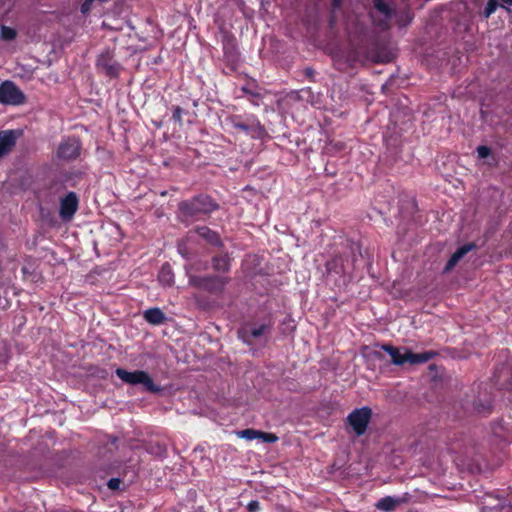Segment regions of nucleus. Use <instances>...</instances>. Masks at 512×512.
<instances>
[{"instance_id":"obj_9","label":"nucleus","mask_w":512,"mask_h":512,"mask_svg":"<svg viewBox=\"0 0 512 512\" xmlns=\"http://www.w3.org/2000/svg\"><path fill=\"white\" fill-rule=\"evenodd\" d=\"M95 66L98 72L110 78H117L121 71V65L114 59V53L110 49H105L100 53Z\"/></svg>"},{"instance_id":"obj_14","label":"nucleus","mask_w":512,"mask_h":512,"mask_svg":"<svg viewBox=\"0 0 512 512\" xmlns=\"http://www.w3.org/2000/svg\"><path fill=\"white\" fill-rule=\"evenodd\" d=\"M196 233L202 240L213 247H222L223 241L218 232L210 229L208 226H197L194 230L188 232V235Z\"/></svg>"},{"instance_id":"obj_26","label":"nucleus","mask_w":512,"mask_h":512,"mask_svg":"<svg viewBox=\"0 0 512 512\" xmlns=\"http://www.w3.org/2000/svg\"><path fill=\"white\" fill-rule=\"evenodd\" d=\"M486 6L483 11L480 12V15L483 19H488L490 16L497 10L500 6L498 0H486Z\"/></svg>"},{"instance_id":"obj_23","label":"nucleus","mask_w":512,"mask_h":512,"mask_svg":"<svg viewBox=\"0 0 512 512\" xmlns=\"http://www.w3.org/2000/svg\"><path fill=\"white\" fill-rule=\"evenodd\" d=\"M474 410L481 415H489L492 411V402L489 398L482 400L478 399L473 404Z\"/></svg>"},{"instance_id":"obj_22","label":"nucleus","mask_w":512,"mask_h":512,"mask_svg":"<svg viewBox=\"0 0 512 512\" xmlns=\"http://www.w3.org/2000/svg\"><path fill=\"white\" fill-rule=\"evenodd\" d=\"M403 500L401 498H394L391 496H385L377 501L375 504L376 508L382 511L391 512L399 506Z\"/></svg>"},{"instance_id":"obj_11","label":"nucleus","mask_w":512,"mask_h":512,"mask_svg":"<svg viewBox=\"0 0 512 512\" xmlns=\"http://www.w3.org/2000/svg\"><path fill=\"white\" fill-rule=\"evenodd\" d=\"M273 323L271 321L260 325L244 326L238 330V338L247 345L253 344V339L260 338L271 332Z\"/></svg>"},{"instance_id":"obj_8","label":"nucleus","mask_w":512,"mask_h":512,"mask_svg":"<svg viewBox=\"0 0 512 512\" xmlns=\"http://www.w3.org/2000/svg\"><path fill=\"white\" fill-rule=\"evenodd\" d=\"M374 9L383 15L382 18H377L373 12H370V18L375 27L379 28L382 31H387L391 27V20L395 14V9H393L389 3L384 0H372Z\"/></svg>"},{"instance_id":"obj_16","label":"nucleus","mask_w":512,"mask_h":512,"mask_svg":"<svg viewBox=\"0 0 512 512\" xmlns=\"http://www.w3.org/2000/svg\"><path fill=\"white\" fill-rule=\"evenodd\" d=\"M17 135L14 130L0 131V158L8 155L16 145Z\"/></svg>"},{"instance_id":"obj_12","label":"nucleus","mask_w":512,"mask_h":512,"mask_svg":"<svg viewBox=\"0 0 512 512\" xmlns=\"http://www.w3.org/2000/svg\"><path fill=\"white\" fill-rule=\"evenodd\" d=\"M79 208L78 195L70 191L59 201V217L64 222H69L73 219L74 215Z\"/></svg>"},{"instance_id":"obj_21","label":"nucleus","mask_w":512,"mask_h":512,"mask_svg":"<svg viewBox=\"0 0 512 512\" xmlns=\"http://www.w3.org/2000/svg\"><path fill=\"white\" fill-rule=\"evenodd\" d=\"M393 17H395V22L398 25V27L403 28V27L408 26L412 22V20L414 18V14H413L410 6L406 5L399 11H395V14Z\"/></svg>"},{"instance_id":"obj_28","label":"nucleus","mask_w":512,"mask_h":512,"mask_svg":"<svg viewBox=\"0 0 512 512\" xmlns=\"http://www.w3.org/2000/svg\"><path fill=\"white\" fill-rule=\"evenodd\" d=\"M182 114L183 109L180 106L173 107L172 119L177 122L179 125H182Z\"/></svg>"},{"instance_id":"obj_25","label":"nucleus","mask_w":512,"mask_h":512,"mask_svg":"<svg viewBox=\"0 0 512 512\" xmlns=\"http://www.w3.org/2000/svg\"><path fill=\"white\" fill-rule=\"evenodd\" d=\"M223 51L225 57L228 59L235 60L237 58L236 44L234 39H229L224 43Z\"/></svg>"},{"instance_id":"obj_10","label":"nucleus","mask_w":512,"mask_h":512,"mask_svg":"<svg viewBox=\"0 0 512 512\" xmlns=\"http://www.w3.org/2000/svg\"><path fill=\"white\" fill-rule=\"evenodd\" d=\"M26 102L25 94L10 80L0 84V103L5 105H22Z\"/></svg>"},{"instance_id":"obj_33","label":"nucleus","mask_w":512,"mask_h":512,"mask_svg":"<svg viewBox=\"0 0 512 512\" xmlns=\"http://www.w3.org/2000/svg\"><path fill=\"white\" fill-rule=\"evenodd\" d=\"M342 3H343V0H332L331 5H332L333 10L335 11V10L340 9L342 6Z\"/></svg>"},{"instance_id":"obj_4","label":"nucleus","mask_w":512,"mask_h":512,"mask_svg":"<svg viewBox=\"0 0 512 512\" xmlns=\"http://www.w3.org/2000/svg\"><path fill=\"white\" fill-rule=\"evenodd\" d=\"M230 280V277L219 275H193L189 278V284L196 289L218 296L223 294Z\"/></svg>"},{"instance_id":"obj_17","label":"nucleus","mask_w":512,"mask_h":512,"mask_svg":"<svg viewBox=\"0 0 512 512\" xmlns=\"http://www.w3.org/2000/svg\"><path fill=\"white\" fill-rule=\"evenodd\" d=\"M476 248V245L474 243H466L462 246H460L449 258L447 261L444 271L448 272L451 269H453L458 262L470 251Z\"/></svg>"},{"instance_id":"obj_19","label":"nucleus","mask_w":512,"mask_h":512,"mask_svg":"<svg viewBox=\"0 0 512 512\" xmlns=\"http://www.w3.org/2000/svg\"><path fill=\"white\" fill-rule=\"evenodd\" d=\"M211 263L216 272L228 273L231 269V258L228 252L214 255Z\"/></svg>"},{"instance_id":"obj_13","label":"nucleus","mask_w":512,"mask_h":512,"mask_svg":"<svg viewBox=\"0 0 512 512\" xmlns=\"http://www.w3.org/2000/svg\"><path fill=\"white\" fill-rule=\"evenodd\" d=\"M239 438L252 441L254 439H260L266 443H275L278 441V436L274 433L263 432L253 428H247L236 432Z\"/></svg>"},{"instance_id":"obj_20","label":"nucleus","mask_w":512,"mask_h":512,"mask_svg":"<svg viewBox=\"0 0 512 512\" xmlns=\"http://www.w3.org/2000/svg\"><path fill=\"white\" fill-rule=\"evenodd\" d=\"M143 317L151 325H161L166 321L165 313L157 307L145 310Z\"/></svg>"},{"instance_id":"obj_18","label":"nucleus","mask_w":512,"mask_h":512,"mask_svg":"<svg viewBox=\"0 0 512 512\" xmlns=\"http://www.w3.org/2000/svg\"><path fill=\"white\" fill-rule=\"evenodd\" d=\"M81 175V172H65L63 174V179L53 178L47 184V189L51 191L53 194H59L63 192L66 188L65 182L69 181L73 176L78 177Z\"/></svg>"},{"instance_id":"obj_36","label":"nucleus","mask_w":512,"mask_h":512,"mask_svg":"<svg viewBox=\"0 0 512 512\" xmlns=\"http://www.w3.org/2000/svg\"><path fill=\"white\" fill-rule=\"evenodd\" d=\"M335 22V17L334 15H331V18H330V25L332 26Z\"/></svg>"},{"instance_id":"obj_5","label":"nucleus","mask_w":512,"mask_h":512,"mask_svg":"<svg viewBox=\"0 0 512 512\" xmlns=\"http://www.w3.org/2000/svg\"><path fill=\"white\" fill-rule=\"evenodd\" d=\"M225 121L231 128L240 130L253 138H260L265 133V128L253 114L245 117L242 115H230Z\"/></svg>"},{"instance_id":"obj_3","label":"nucleus","mask_w":512,"mask_h":512,"mask_svg":"<svg viewBox=\"0 0 512 512\" xmlns=\"http://www.w3.org/2000/svg\"><path fill=\"white\" fill-rule=\"evenodd\" d=\"M115 374L124 383L130 385H142L143 390L153 394L162 392V387L155 384L152 377L143 370L127 371L123 368H117Z\"/></svg>"},{"instance_id":"obj_7","label":"nucleus","mask_w":512,"mask_h":512,"mask_svg":"<svg viewBox=\"0 0 512 512\" xmlns=\"http://www.w3.org/2000/svg\"><path fill=\"white\" fill-rule=\"evenodd\" d=\"M372 417L371 408L364 406L354 409L347 417L348 424L352 427L357 436H362L366 433L368 425Z\"/></svg>"},{"instance_id":"obj_31","label":"nucleus","mask_w":512,"mask_h":512,"mask_svg":"<svg viewBox=\"0 0 512 512\" xmlns=\"http://www.w3.org/2000/svg\"><path fill=\"white\" fill-rule=\"evenodd\" d=\"M248 512H258L260 510V503L257 500H251L247 504Z\"/></svg>"},{"instance_id":"obj_2","label":"nucleus","mask_w":512,"mask_h":512,"mask_svg":"<svg viewBox=\"0 0 512 512\" xmlns=\"http://www.w3.org/2000/svg\"><path fill=\"white\" fill-rule=\"evenodd\" d=\"M381 349L390 355L391 362L397 366L424 364L436 356L434 351L414 353L408 348H398L391 344H383Z\"/></svg>"},{"instance_id":"obj_1","label":"nucleus","mask_w":512,"mask_h":512,"mask_svg":"<svg viewBox=\"0 0 512 512\" xmlns=\"http://www.w3.org/2000/svg\"><path fill=\"white\" fill-rule=\"evenodd\" d=\"M219 209V204L208 194L200 193L178 203L177 219L189 226L197 221H205Z\"/></svg>"},{"instance_id":"obj_29","label":"nucleus","mask_w":512,"mask_h":512,"mask_svg":"<svg viewBox=\"0 0 512 512\" xmlns=\"http://www.w3.org/2000/svg\"><path fill=\"white\" fill-rule=\"evenodd\" d=\"M478 157L481 159H485L491 154V149L486 145H481L477 147Z\"/></svg>"},{"instance_id":"obj_37","label":"nucleus","mask_w":512,"mask_h":512,"mask_svg":"<svg viewBox=\"0 0 512 512\" xmlns=\"http://www.w3.org/2000/svg\"><path fill=\"white\" fill-rule=\"evenodd\" d=\"M306 73H307L308 75H311V74H313V70H312V69H310V68H308V69H306Z\"/></svg>"},{"instance_id":"obj_35","label":"nucleus","mask_w":512,"mask_h":512,"mask_svg":"<svg viewBox=\"0 0 512 512\" xmlns=\"http://www.w3.org/2000/svg\"><path fill=\"white\" fill-rule=\"evenodd\" d=\"M242 90H243L245 93H247V94L254 95V93H252V92H251V90H249V89H247V88H245V87H244Z\"/></svg>"},{"instance_id":"obj_24","label":"nucleus","mask_w":512,"mask_h":512,"mask_svg":"<svg viewBox=\"0 0 512 512\" xmlns=\"http://www.w3.org/2000/svg\"><path fill=\"white\" fill-rule=\"evenodd\" d=\"M159 281L164 285L171 286L174 282V275L169 264L162 266L159 273Z\"/></svg>"},{"instance_id":"obj_30","label":"nucleus","mask_w":512,"mask_h":512,"mask_svg":"<svg viewBox=\"0 0 512 512\" xmlns=\"http://www.w3.org/2000/svg\"><path fill=\"white\" fill-rule=\"evenodd\" d=\"M120 484H121V480L119 478H111L108 481L107 486L111 490H117V489H119Z\"/></svg>"},{"instance_id":"obj_6","label":"nucleus","mask_w":512,"mask_h":512,"mask_svg":"<svg viewBox=\"0 0 512 512\" xmlns=\"http://www.w3.org/2000/svg\"><path fill=\"white\" fill-rule=\"evenodd\" d=\"M82 151V143L76 136L63 138L58 145L56 156L63 161L76 160Z\"/></svg>"},{"instance_id":"obj_34","label":"nucleus","mask_w":512,"mask_h":512,"mask_svg":"<svg viewBox=\"0 0 512 512\" xmlns=\"http://www.w3.org/2000/svg\"><path fill=\"white\" fill-rule=\"evenodd\" d=\"M502 1V8H505L509 11V8H507L505 5L512 6V0H501Z\"/></svg>"},{"instance_id":"obj_27","label":"nucleus","mask_w":512,"mask_h":512,"mask_svg":"<svg viewBox=\"0 0 512 512\" xmlns=\"http://www.w3.org/2000/svg\"><path fill=\"white\" fill-rule=\"evenodd\" d=\"M0 36H1V39L5 40V41H11L16 38L17 32L14 28L3 25L0 30Z\"/></svg>"},{"instance_id":"obj_32","label":"nucleus","mask_w":512,"mask_h":512,"mask_svg":"<svg viewBox=\"0 0 512 512\" xmlns=\"http://www.w3.org/2000/svg\"><path fill=\"white\" fill-rule=\"evenodd\" d=\"M93 1L94 0H84V2L81 5V12L83 14L87 13L91 9Z\"/></svg>"},{"instance_id":"obj_15","label":"nucleus","mask_w":512,"mask_h":512,"mask_svg":"<svg viewBox=\"0 0 512 512\" xmlns=\"http://www.w3.org/2000/svg\"><path fill=\"white\" fill-rule=\"evenodd\" d=\"M325 267L328 274L334 273L338 276H344L349 273L347 259L342 254L335 255L333 258L328 260Z\"/></svg>"}]
</instances>
